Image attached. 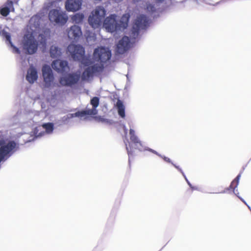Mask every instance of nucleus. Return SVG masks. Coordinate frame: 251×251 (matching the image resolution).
<instances>
[{"label":"nucleus","mask_w":251,"mask_h":251,"mask_svg":"<svg viewBox=\"0 0 251 251\" xmlns=\"http://www.w3.org/2000/svg\"><path fill=\"white\" fill-rule=\"evenodd\" d=\"M105 14L106 10L102 6L96 7L88 18L89 24L93 28H96L99 27L103 22V27L111 33L121 30V27L125 28L127 26V23L121 21L118 22L116 20L117 16L116 14H111L103 20Z\"/></svg>","instance_id":"1"},{"label":"nucleus","mask_w":251,"mask_h":251,"mask_svg":"<svg viewBox=\"0 0 251 251\" xmlns=\"http://www.w3.org/2000/svg\"><path fill=\"white\" fill-rule=\"evenodd\" d=\"M67 51L74 60L80 61L85 66L88 65L87 63L83 61L85 58V51L82 46L71 44L68 46Z\"/></svg>","instance_id":"2"},{"label":"nucleus","mask_w":251,"mask_h":251,"mask_svg":"<svg viewBox=\"0 0 251 251\" xmlns=\"http://www.w3.org/2000/svg\"><path fill=\"white\" fill-rule=\"evenodd\" d=\"M149 19L148 17L144 15L141 14L138 16L134 20L133 24L131 34L133 38L137 37L141 29H145L149 25Z\"/></svg>","instance_id":"3"},{"label":"nucleus","mask_w":251,"mask_h":251,"mask_svg":"<svg viewBox=\"0 0 251 251\" xmlns=\"http://www.w3.org/2000/svg\"><path fill=\"white\" fill-rule=\"evenodd\" d=\"M111 56V51L102 47L96 48L93 53L94 60L101 63H105L110 59Z\"/></svg>","instance_id":"4"},{"label":"nucleus","mask_w":251,"mask_h":251,"mask_svg":"<svg viewBox=\"0 0 251 251\" xmlns=\"http://www.w3.org/2000/svg\"><path fill=\"white\" fill-rule=\"evenodd\" d=\"M49 18L51 22L64 25L68 21V16L62 11L52 9L49 13Z\"/></svg>","instance_id":"5"},{"label":"nucleus","mask_w":251,"mask_h":251,"mask_svg":"<svg viewBox=\"0 0 251 251\" xmlns=\"http://www.w3.org/2000/svg\"><path fill=\"white\" fill-rule=\"evenodd\" d=\"M80 75L75 73H69L59 79L60 85L72 87L77 83L80 79Z\"/></svg>","instance_id":"6"},{"label":"nucleus","mask_w":251,"mask_h":251,"mask_svg":"<svg viewBox=\"0 0 251 251\" xmlns=\"http://www.w3.org/2000/svg\"><path fill=\"white\" fill-rule=\"evenodd\" d=\"M24 48L28 54H32L36 52L38 43L31 34L25 37Z\"/></svg>","instance_id":"7"},{"label":"nucleus","mask_w":251,"mask_h":251,"mask_svg":"<svg viewBox=\"0 0 251 251\" xmlns=\"http://www.w3.org/2000/svg\"><path fill=\"white\" fill-rule=\"evenodd\" d=\"M42 75L46 87H50L53 84L54 76L50 67L47 65H44L42 69Z\"/></svg>","instance_id":"8"},{"label":"nucleus","mask_w":251,"mask_h":251,"mask_svg":"<svg viewBox=\"0 0 251 251\" xmlns=\"http://www.w3.org/2000/svg\"><path fill=\"white\" fill-rule=\"evenodd\" d=\"M67 35L69 39L77 42L82 35L80 27L76 25L71 26L67 30Z\"/></svg>","instance_id":"9"},{"label":"nucleus","mask_w":251,"mask_h":251,"mask_svg":"<svg viewBox=\"0 0 251 251\" xmlns=\"http://www.w3.org/2000/svg\"><path fill=\"white\" fill-rule=\"evenodd\" d=\"M130 41L128 37L124 36L117 45L116 52L119 54H123L130 48Z\"/></svg>","instance_id":"10"},{"label":"nucleus","mask_w":251,"mask_h":251,"mask_svg":"<svg viewBox=\"0 0 251 251\" xmlns=\"http://www.w3.org/2000/svg\"><path fill=\"white\" fill-rule=\"evenodd\" d=\"M82 0H67L65 8L68 11L75 12L81 8Z\"/></svg>","instance_id":"11"},{"label":"nucleus","mask_w":251,"mask_h":251,"mask_svg":"<svg viewBox=\"0 0 251 251\" xmlns=\"http://www.w3.org/2000/svg\"><path fill=\"white\" fill-rule=\"evenodd\" d=\"M52 68L58 73H63L66 71L68 68V62L66 61L55 60L51 64Z\"/></svg>","instance_id":"12"},{"label":"nucleus","mask_w":251,"mask_h":251,"mask_svg":"<svg viewBox=\"0 0 251 251\" xmlns=\"http://www.w3.org/2000/svg\"><path fill=\"white\" fill-rule=\"evenodd\" d=\"M38 78L37 71L33 66L30 67L27 72L26 79L31 84L33 83Z\"/></svg>","instance_id":"13"},{"label":"nucleus","mask_w":251,"mask_h":251,"mask_svg":"<svg viewBox=\"0 0 251 251\" xmlns=\"http://www.w3.org/2000/svg\"><path fill=\"white\" fill-rule=\"evenodd\" d=\"M6 4L7 6L4 7L0 9V14L4 17H6L8 15L11 11L10 8H12V11H14L13 2L11 0H7L6 2Z\"/></svg>","instance_id":"14"},{"label":"nucleus","mask_w":251,"mask_h":251,"mask_svg":"<svg viewBox=\"0 0 251 251\" xmlns=\"http://www.w3.org/2000/svg\"><path fill=\"white\" fill-rule=\"evenodd\" d=\"M116 106L117 107L119 116L122 118H125L126 116L125 106L124 105L123 101L118 99L116 102Z\"/></svg>","instance_id":"15"},{"label":"nucleus","mask_w":251,"mask_h":251,"mask_svg":"<svg viewBox=\"0 0 251 251\" xmlns=\"http://www.w3.org/2000/svg\"><path fill=\"white\" fill-rule=\"evenodd\" d=\"M84 15L81 13H77L71 16V19L73 23L79 24L82 22Z\"/></svg>","instance_id":"16"},{"label":"nucleus","mask_w":251,"mask_h":251,"mask_svg":"<svg viewBox=\"0 0 251 251\" xmlns=\"http://www.w3.org/2000/svg\"><path fill=\"white\" fill-rule=\"evenodd\" d=\"M50 55L53 58H56L59 57L61 54L60 50L55 46H51L50 48Z\"/></svg>","instance_id":"17"},{"label":"nucleus","mask_w":251,"mask_h":251,"mask_svg":"<svg viewBox=\"0 0 251 251\" xmlns=\"http://www.w3.org/2000/svg\"><path fill=\"white\" fill-rule=\"evenodd\" d=\"M95 113H93V110H86L79 111L72 114V117H82L85 115H91L92 114H95Z\"/></svg>","instance_id":"18"},{"label":"nucleus","mask_w":251,"mask_h":251,"mask_svg":"<svg viewBox=\"0 0 251 251\" xmlns=\"http://www.w3.org/2000/svg\"><path fill=\"white\" fill-rule=\"evenodd\" d=\"M241 173L239 174L236 178L231 182L230 186L229 188L231 189L232 190H234L238 186L239 183V179L241 177Z\"/></svg>","instance_id":"19"},{"label":"nucleus","mask_w":251,"mask_h":251,"mask_svg":"<svg viewBox=\"0 0 251 251\" xmlns=\"http://www.w3.org/2000/svg\"><path fill=\"white\" fill-rule=\"evenodd\" d=\"M94 74L91 67L87 68L83 72L82 76L84 78H89Z\"/></svg>","instance_id":"20"},{"label":"nucleus","mask_w":251,"mask_h":251,"mask_svg":"<svg viewBox=\"0 0 251 251\" xmlns=\"http://www.w3.org/2000/svg\"><path fill=\"white\" fill-rule=\"evenodd\" d=\"M100 100L99 98L97 97H93L90 101V103L93 106V111L96 110V108L99 105Z\"/></svg>","instance_id":"21"},{"label":"nucleus","mask_w":251,"mask_h":251,"mask_svg":"<svg viewBox=\"0 0 251 251\" xmlns=\"http://www.w3.org/2000/svg\"><path fill=\"white\" fill-rule=\"evenodd\" d=\"M42 126L48 133H51L53 130V124L51 123H48L43 125Z\"/></svg>","instance_id":"22"},{"label":"nucleus","mask_w":251,"mask_h":251,"mask_svg":"<svg viewBox=\"0 0 251 251\" xmlns=\"http://www.w3.org/2000/svg\"><path fill=\"white\" fill-rule=\"evenodd\" d=\"M90 67H91V69H92L94 74L96 73L100 72L103 69V67L102 66H100L98 65H94Z\"/></svg>","instance_id":"23"},{"label":"nucleus","mask_w":251,"mask_h":251,"mask_svg":"<svg viewBox=\"0 0 251 251\" xmlns=\"http://www.w3.org/2000/svg\"><path fill=\"white\" fill-rule=\"evenodd\" d=\"M130 140L134 144L139 143L141 144V142L138 139V137L135 135L130 136Z\"/></svg>","instance_id":"24"},{"label":"nucleus","mask_w":251,"mask_h":251,"mask_svg":"<svg viewBox=\"0 0 251 251\" xmlns=\"http://www.w3.org/2000/svg\"><path fill=\"white\" fill-rule=\"evenodd\" d=\"M126 150H127V154L128 155V156H129V159H128V162H129V165H130V156L132 155V152L131 151H129L128 147H126Z\"/></svg>","instance_id":"25"},{"label":"nucleus","mask_w":251,"mask_h":251,"mask_svg":"<svg viewBox=\"0 0 251 251\" xmlns=\"http://www.w3.org/2000/svg\"><path fill=\"white\" fill-rule=\"evenodd\" d=\"M188 185H189V186L191 188V189L192 190H197V188L196 187H194V186H193L192 185V184L188 181V180L187 179H186Z\"/></svg>","instance_id":"26"},{"label":"nucleus","mask_w":251,"mask_h":251,"mask_svg":"<svg viewBox=\"0 0 251 251\" xmlns=\"http://www.w3.org/2000/svg\"><path fill=\"white\" fill-rule=\"evenodd\" d=\"M5 37L7 41H9L10 42H10L11 37H10V35L8 33H5Z\"/></svg>","instance_id":"27"},{"label":"nucleus","mask_w":251,"mask_h":251,"mask_svg":"<svg viewBox=\"0 0 251 251\" xmlns=\"http://www.w3.org/2000/svg\"><path fill=\"white\" fill-rule=\"evenodd\" d=\"M129 134H130V136H132V135H135V131L133 129H130L129 130Z\"/></svg>","instance_id":"28"},{"label":"nucleus","mask_w":251,"mask_h":251,"mask_svg":"<svg viewBox=\"0 0 251 251\" xmlns=\"http://www.w3.org/2000/svg\"><path fill=\"white\" fill-rule=\"evenodd\" d=\"M163 159H164V160L165 161H166V162H169V163H170V162H171V160H170V158H168V157H164Z\"/></svg>","instance_id":"29"},{"label":"nucleus","mask_w":251,"mask_h":251,"mask_svg":"<svg viewBox=\"0 0 251 251\" xmlns=\"http://www.w3.org/2000/svg\"><path fill=\"white\" fill-rule=\"evenodd\" d=\"M174 165V166H175L176 169H177L178 170L181 171V169H179L178 167L176 166V165Z\"/></svg>","instance_id":"30"},{"label":"nucleus","mask_w":251,"mask_h":251,"mask_svg":"<svg viewBox=\"0 0 251 251\" xmlns=\"http://www.w3.org/2000/svg\"><path fill=\"white\" fill-rule=\"evenodd\" d=\"M238 196V197L240 199V200H241L242 201H243L245 203H246V202H245V201H244L242 199L240 198L238 196Z\"/></svg>","instance_id":"31"},{"label":"nucleus","mask_w":251,"mask_h":251,"mask_svg":"<svg viewBox=\"0 0 251 251\" xmlns=\"http://www.w3.org/2000/svg\"><path fill=\"white\" fill-rule=\"evenodd\" d=\"M151 151L154 153H156V151H152V150H151Z\"/></svg>","instance_id":"32"},{"label":"nucleus","mask_w":251,"mask_h":251,"mask_svg":"<svg viewBox=\"0 0 251 251\" xmlns=\"http://www.w3.org/2000/svg\"><path fill=\"white\" fill-rule=\"evenodd\" d=\"M140 0H134V1H136V2H138V1H139Z\"/></svg>","instance_id":"33"}]
</instances>
